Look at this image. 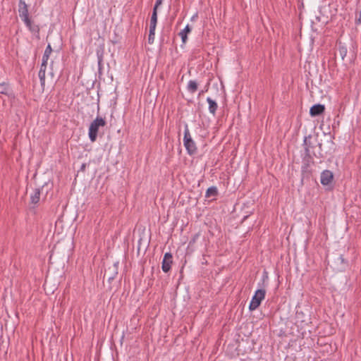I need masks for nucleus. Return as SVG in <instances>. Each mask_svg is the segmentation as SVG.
I'll return each mask as SVG.
<instances>
[{"label": "nucleus", "mask_w": 361, "mask_h": 361, "mask_svg": "<svg viewBox=\"0 0 361 361\" xmlns=\"http://www.w3.org/2000/svg\"><path fill=\"white\" fill-rule=\"evenodd\" d=\"M103 54H104V44L101 45L99 49H97V56L98 60L99 69H101L102 63L103 61Z\"/></svg>", "instance_id": "nucleus-17"}, {"label": "nucleus", "mask_w": 361, "mask_h": 361, "mask_svg": "<svg viewBox=\"0 0 361 361\" xmlns=\"http://www.w3.org/2000/svg\"><path fill=\"white\" fill-rule=\"evenodd\" d=\"M183 145L186 149L187 153L192 156L197 153V147L195 141L192 140L188 125H185L184 130Z\"/></svg>", "instance_id": "nucleus-2"}, {"label": "nucleus", "mask_w": 361, "mask_h": 361, "mask_svg": "<svg viewBox=\"0 0 361 361\" xmlns=\"http://www.w3.org/2000/svg\"><path fill=\"white\" fill-rule=\"evenodd\" d=\"M18 13L19 16L22 20L30 18L28 12V6L24 0H19Z\"/></svg>", "instance_id": "nucleus-7"}, {"label": "nucleus", "mask_w": 361, "mask_h": 361, "mask_svg": "<svg viewBox=\"0 0 361 361\" xmlns=\"http://www.w3.org/2000/svg\"><path fill=\"white\" fill-rule=\"evenodd\" d=\"M26 25V27L28 28V30L34 34H38L39 33V27L37 25H35L33 21L30 19V18H28L27 19H24L23 20Z\"/></svg>", "instance_id": "nucleus-10"}, {"label": "nucleus", "mask_w": 361, "mask_h": 361, "mask_svg": "<svg viewBox=\"0 0 361 361\" xmlns=\"http://www.w3.org/2000/svg\"><path fill=\"white\" fill-rule=\"evenodd\" d=\"M204 92V90H202L199 92V96L202 95Z\"/></svg>", "instance_id": "nucleus-31"}, {"label": "nucleus", "mask_w": 361, "mask_h": 361, "mask_svg": "<svg viewBox=\"0 0 361 361\" xmlns=\"http://www.w3.org/2000/svg\"><path fill=\"white\" fill-rule=\"evenodd\" d=\"M318 147H319V151L318 152V153H315V152H312L313 155L317 157V158H323L324 157V155L322 152V144L319 142L317 144Z\"/></svg>", "instance_id": "nucleus-21"}, {"label": "nucleus", "mask_w": 361, "mask_h": 361, "mask_svg": "<svg viewBox=\"0 0 361 361\" xmlns=\"http://www.w3.org/2000/svg\"><path fill=\"white\" fill-rule=\"evenodd\" d=\"M154 36H155V33H150L149 32V36H148V43L149 44H152L154 41Z\"/></svg>", "instance_id": "nucleus-25"}, {"label": "nucleus", "mask_w": 361, "mask_h": 361, "mask_svg": "<svg viewBox=\"0 0 361 361\" xmlns=\"http://www.w3.org/2000/svg\"><path fill=\"white\" fill-rule=\"evenodd\" d=\"M51 52H52V49H51V45L49 44L44 51V54H43L42 60H45V61H48Z\"/></svg>", "instance_id": "nucleus-19"}, {"label": "nucleus", "mask_w": 361, "mask_h": 361, "mask_svg": "<svg viewBox=\"0 0 361 361\" xmlns=\"http://www.w3.org/2000/svg\"><path fill=\"white\" fill-rule=\"evenodd\" d=\"M355 23L356 25L361 24V11L359 12L358 16H356Z\"/></svg>", "instance_id": "nucleus-27"}, {"label": "nucleus", "mask_w": 361, "mask_h": 361, "mask_svg": "<svg viewBox=\"0 0 361 361\" xmlns=\"http://www.w3.org/2000/svg\"><path fill=\"white\" fill-rule=\"evenodd\" d=\"M9 87L6 82L0 83V94H8Z\"/></svg>", "instance_id": "nucleus-20"}, {"label": "nucleus", "mask_w": 361, "mask_h": 361, "mask_svg": "<svg viewBox=\"0 0 361 361\" xmlns=\"http://www.w3.org/2000/svg\"><path fill=\"white\" fill-rule=\"evenodd\" d=\"M156 26L155 25H152V24H150L149 25V32L150 33H155V29H156Z\"/></svg>", "instance_id": "nucleus-28"}, {"label": "nucleus", "mask_w": 361, "mask_h": 361, "mask_svg": "<svg viewBox=\"0 0 361 361\" xmlns=\"http://www.w3.org/2000/svg\"><path fill=\"white\" fill-rule=\"evenodd\" d=\"M157 11H152L151 19H150V24L157 25Z\"/></svg>", "instance_id": "nucleus-22"}, {"label": "nucleus", "mask_w": 361, "mask_h": 361, "mask_svg": "<svg viewBox=\"0 0 361 361\" xmlns=\"http://www.w3.org/2000/svg\"><path fill=\"white\" fill-rule=\"evenodd\" d=\"M337 53L339 54L342 60H344L345 57L347 55L348 49L346 46L343 44L341 42H339L336 49Z\"/></svg>", "instance_id": "nucleus-14"}, {"label": "nucleus", "mask_w": 361, "mask_h": 361, "mask_svg": "<svg viewBox=\"0 0 361 361\" xmlns=\"http://www.w3.org/2000/svg\"><path fill=\"white\" fill-rule=\"evenodd\" d=\"M163 0H156L153 11H157L158 7L162 4Z\"/></svg>", "instance_id": "nucleus-26"}, {"label": "nucleus", "mask_w": 361, "mask_h": 361, "mask_svg": "<svg viewBox=\"0 0 361 361\" xmlns=\"http://www.w3.org/2000/svg\"><path fill=\"white\" fill-rule=\"evenodd\" d=\"M312 135L305 136L303 140V146L305 153H311V149H313L315 145L311 142Z\"/></svg>", "instance_id": "nucleus-11"}, {"label": "nucleus", "mask_w": 361, "mask_h": 361, "mask_svg": "<svg viewBox=\"0 0 361 361\" xmlns=\"http://www.w3.org/2000/svg\"><path fill=\"white\" fill-rule=\"evenodd\" d=\"M338 259L340 260L342 264H344L345 265L347 264V262L345 260L343 255H341Z\"/></svg>", "instance_id": "nucleus-29"}, {"label": "nucleus", "mask_w": 361, "mask_h": 361, "mask_svg": "<svg viewBox=\"0 0 361 361\" xmlns=\"http://www.w3.org/2000/svg\"><path fill=\"white\" fill-rule=\"evenodd\" d=\"M106 121L104 118L97 116L90 125L88 135L91 142H95L97 138L99 129L100 127H104Z\"/></svg>", "instance_id": "nucleus-1"}, {"label": "nucleus", "mask_w": 361, "mask_h": 361, "mask_svg": "<svg viewBox=\"0 0 361 361\" xmlns=\"http://www.w3.org/2000/svg\"><path fill=\"white\" fill-rule=\"evenodd\" d=\"M313 156L312 153H305L302 157V166L301 168L302 174L310 173L309 168L314 163Z\"/></svg>", "instance_id": "nucleus-5"}, {"label": "nucleus", "mask_w": 361, "mask_h": 361, "mask_svg": "<svg viewBox=\"0 0 361 361\" xmlns=\"http://www.w3.org/2000/svg\"><path fill=\"white\" fill-rule=\"evenodd\" d=\"M217 195H218V190H217V188L216 186L209 187L207 190L206 194H205V197L207 198H209V197H216Z\"/></svg>", "instance_id": "nucleus-18"}, {"label": "nucleus", "mask_w": 361, "mask_h": 361, "mask_svg": "<svg viewBox=\"0 0 361 361\" xmlns=\"http://www.w3.org/2000/svg\"><path fill=\"white\" fill-rule=\"evenodd\" d=\"M334 179V174L329 170H324L321 173V183L323 185H328Z\"/></svg>", "instance_id": "nucleus-8"}, {"label": "nucleus", "mask_w": 361, "mask_h": 361, "mask_svg": "<svg viewBox=\"0 0 361 361\" xmlns=\"http://www.w3.org/2000/svg\"><path fill=\"white\" fill-rule=\"evenodd\" d=\"M266 290L264 289H258L255 291L249 305L250 311L255 310L260 305L262 301L264 299Z\"/></svg>", "instance_id": "nucleus-3"}, {"label": "nucleus", "mask_w": 361, "mask_h": 361, "mask_svg": "<svg viewBox=\"0 0 361 361\" xmlns=\"http://www.w3.org/2000/svg\"><path fill=\"white\" fill-rule=\"evenodd\" d=\"M85 168H86V164H82L81 167H80V170L84 171L85 170Z\"/></svg>", "instance_id": "nucleus-30"}, {"label": "nucleus", "mask_w": 361, "mask_h": 361, "mask_svg": "<svg viewBox=\"0 0 361 361\" xmlns=\"http://www.w3.org/2000/svg\"><path fill=\"white\" fill-rule=\"evenodd\" d=\"M173 256L171 252H166L164 255L161 262V269L164 273H168L171 269Z\"/></svg>", "instance_id": "nucleus-6"}, {"label": "nucleus", "mask_w": 361, "mask_h": 361, "mask_svg": "<svg viewBox=\"0 0 361 361\" xmlns=\"http://www.w3.org/2000/svg\"><path fill=\"white\" fill-rule=\"evenodd\" d=\"M198 89V83L195 80H190L188 81L187 90L191 94H194Z\"/></svg>", "instance_id": "nucleus-16"}, {"label": "nucleus", "mask_w": 361, "mask_h": 361, "mask_svg": "<svg viewBox=\"0 0 361 361\" xmlns=\"http://www.w3.org/2000/svg\"><path fill=\"white\" fill-rule=\"evenodd\" d=\"M41 190L35 188L33 193L30 195V203L34 206L37 205L40 200Z\"/></svg>", "instance_id": "nucleus-12"}, {"label": "nucleus", "mask_w": 361, "mask_h": 361, "mask_svg": "<svg viewBox=\"0 0 361 361\" xmlns=\"http://www.w3.org/2000/svg\"><path fill=\"white\" fill-rule=\"evenodd\" d=\"M192 30L191 27L189 25H187L185 28L181 30L179 33V35L181 37L182 42L185 43L188 39V34H189Z\"/></svg>", "instance_id": "nucleus-15"}, {"label": "nucleus", "mask_w": 361, "mask_h": 361, "mask_svg": "<svg viewBox=\"0 0 361 361\" xmlns=\"http://www.w3.org/2000/svg\"><path fill=\"white\" fill-rule=\"evenodd\" d=\"M47 61H45V60H42V64L40 66V69H39V72H41L42 73H45L46 72V69H47Z\"/></svg>", "instance_id": "nucleus-24"}, {"label": "nucleus", "mask_w": 361, "mask_h": 361, "mask_svg": "<svg viewBox=\"0 0 361 361\" xmlns=\"http://www.w3.org/2000/svg\"><path fill=\"white\" fill-rule=\"evenodd\" d=\"M38 76L40 80L41 86L44 89V87L45 85V73H42L41 72H39Z\"/></svg>", "instance_id": "nucleus-23"}, {"label": "nucleus", "mask_w": 361, "mask_h": 361, "mask_svg": "<svg viewBox=\"0 0 361 361\" xmlns=\"http://www.w3.org/2000/svg\"><path fill=\"white\" fill-rule=\"evenodd\" d=\"M325 111V106L321 104H317L313 105L310 110V114L311 116L314 117L322 114Z\"/></svg>", "instance_id": "nucleus-9"}, {"label": "nucleus", "mask_w": 361, "mask_h": 361, "mask_svg": "<svg viewBox=\"0 0 361 361\" xmlns=\"http://www.w3.org/2000/svg\"><path fill=\"white\" fill-rule=\"evenodd\" d=\"M207 102L209 104V113L214 116L218 108L217 103L210 97L207 98Z\"/></svg>", "instance_id": "nucleus-13"}, {"label": "nucleus", "mask_w": 361, "mask_h": 361, "mask_svg": "<svg viewBox=\"0 0 361 361\" xmlns=\"http://www.w3.org/2000/svg\"><path fill=\"white\" fill-rule=\"evenodd\" d=\"M118 263H114L105 269L104 273V279H106L109 283H111L118 275Z\"/></svg>", "instance_id": "nucleus-4"}]
</instances>
